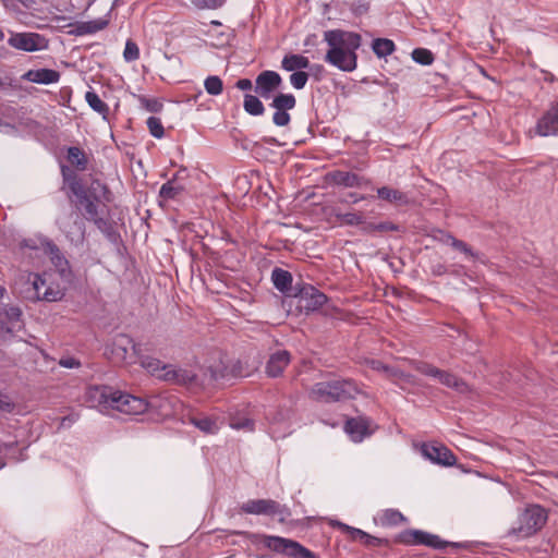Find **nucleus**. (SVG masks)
<instances>
[{
  "label": "nucleus",
  "mask_w": 558,
  "mask_h": 558,
  "mask_svg": "<svg viewBox=\"0 0 558 558\" xmlns=\"http://www.w3.org/2000/svg\"><path fill=\"white\" fill-rule=\"evenodd\" d=\"M324 40L328 46L324 58L326 63L342 72L356 70V51L362 45L360 34L343 29H329L324 33Z\"/></svg>",
  "instance_id": "nucleus-1"
},
{
  "label": "nucleus",
  "mask_w": 558,
  "mask_h": 558,
  "mask_svg": "<svg viewBox=\"0 0 558 558\" xmlns=\"http://www.w3.org/2000/svg\"><path fill=\"white\" fill-rule=\"evenodd\" d=\"M360 392L355 381L351 379L319 381L311 389V396L314 400L331 403L354 398Z\"/></svg>",
  "instance_id": "nucleus-2"
},
{
  "label": "nucleus",
  "mask_w": 558,
  "mask_h": 558,
  "mask_svg": "<svg viewBox=\"0 0 558 558\" xmlns=\"http://www.w3.org/2000/svg\"><path fill=\"white\" fill-rule=\"evenodd\" d=\"M547 521V512L539 505H531L520 514L518 526L513 527L509 535L517 539L526 538L541 530Z\"/></svg>",
  "instance_id": "nucleus-3"
},
{
  "label": "nucleus",
  "mask_w": 558,
  "mask_h": 558,
  "mask_svg": "<svg viewBox=\"0 0 558 558\" xmlns=\"http://www.w3.org/2000/svg\"><path fill=\"white\" fill-rule=\"evenodd\" d=\"M268 549L284 554L291 558H317L316 555L300 543L274 535H253Z\"/></svg>",
  "instance_id": "nucleus-4"
},
{
  "label": "nucleus",
  "mask_w": 558,
  "mask_h": 558,
  "mask_svg": "<svg viewBox=\"0 0 558 558\" xmlns=\"http://www.w3.org/2000/svg\"><path fill=\"white\" fill-rule=\"evenodd\" d=\"M240 511L246 514L278 517L281 523L291 515L286 505L272 499H250L240 506Z\"/></svg>",
  "instance_id": "nucleus-5"
},
{
  "label": "nucleus",
  "mask_w": 558,
  "mask_h": 558,
  "mask_svg": "<svg viewBox=\"0 0 558 558\" xmlns=\"http://www.w3.org/2000/svg\"><path fill=\"white\" fill-rule=\"evenodd\" d=\"M398 542L408 546L425 545L435 549H442L448 545L461 548L460 543H449L440 539L438 535L430 534L422 530H407L399 534Z\"/></svg>",
  "instance_id": "nucleus-6"
},
{
  "label": "nucleus",
  "mask_w": 558,
  "mask_h": 558,
  "mask_svg": "<svg viewBox=\"0 0 558 558\" xmlns=\"http://www.w3.org/2000/svg\"><path fill=\"white\" fill-rule=\"evenodd\" d=\"M32 292L26 295L32 301H47L57 302L60 301L64 293L58 286H47L46 280L37 274H31L28 276Z\"/></svg>",
  "instance_id": "nucleus-7"
},
{
  "label": "nucleus",
  "mask_w": 558,
  "mask_h": 558,
  "mask_svg": "<svg viewBox=\"0 0 558 558\" xmlns=\"http://www.w3.org/2000/svg\"><path fill=\"white\" fill-rule=\"evenodd\" d=\"M529 136H557L558 135V100L554 102L536 121L533 129L527 132Z\"/></svg>",
  "instance_id": "nucleus-8"
},
{
  "label": "nucleus",
  "mask_w": 558,
  "mask_h": 558,
  "mask_svg": "<svg viewBox=\"0 0 558 558\" xmlns=\"http://www.w3.org/2000/svg\"><path fill=\"white\" fill-rule=\"evenodd\" d=\"M112 410H117L128 415H138L148 408V402L140 397L116 390L114 398L111 399Z\"/></svg>",
  "instance_id": "nucleus-9"
},
{
  "label": "nucleus",
  "mask_w": 558,
  "mask_h": 558,
  "mask_svg": "<svg viewBox=\"0 0 558 558\" xmlns=\"http://www.w3.org/2000/svg\"><path fill=\"white\" fill-rule=\"evenodd\" d=\"M294 296L298 307L306 313L319 310L327 302V296L311 284L300 287Z\"/></svg>",
  "instance_id": "nucleus-10"
},
{
  "label": "nucleus",
  "mask_w": 558,
  "mask_h": 558,
  "mask_svg": "<svg viewBox=\"0 0 558 558\" xmlns=\"http://www.w3.org/2000/svg\"><path fill=\"white\" fill-rule=\"evenodd\" d=\"M328 523L332 527L339 529L343 534L348 535L350 541L353 542H360L361 544L368 546V547H379L383 545H387L388 541L385 538H379L376 536H373L365 531L350 526L341 521H338L336 519H329Z\"/></svg>",
  "instance_id": "nucleus-11"
},
{
  "label": "nucleus",
  "mask_w": 558,
  "mask_h": 558,
  "mask_svg": "<svg viewBox=\"0 0 558 558\" xmlns=\"http://www.w3.org/2000/svg\"><path fill=\"white\" fill-rule=\"evenodd\" d=\"M328 523L332 527L339 529L343 534L348 535L350 541L353 542H360L361 544L368 546V547H379L383 545H387L388 541L385 538H379L376 536H373L365 531L350 526L341 521H338L336 519H329Z\"/></svg>",
  "instance_id": "nucleus-12"
},
{
  "label": "nucleus",
  "mask_w": 558,
  "mask_h": 558,
  "mask_svg": "<svg viewBox=\"0 0 558 558\" xmlns=\"http://www.w3.org/2000/svg\"><path fill=\"white\" fill-rule=\"evenodd\" d=\"M293 411L289 408H280L269 414V434L274 439L284 438L292 432Z\"/></svg>",
  "instance_id": "nucleus-13"
},
{
  "label": "nucleus",
  "mask_w": 558,
  "mask_h": 558,
  "mask_svg": "<svg viewBox=\"0 0 558 558\" xmlns=\"http://www.w3.org/2000/svg\"><path fill=\"white\" fill-rule=\"evenodd\" d=\"M296 105V99L292 94H278L274 97L270 107L275 109L272 122L277 126H286L290 123L291 117L289 110Z\"/></svg>",
  "instance_id": "nucleus-14"
},
{
  "label": "nucleus",
  "mask_w": 558,
  "mask_h": 558,
  "mask_svg": "<svg viewBox=\"0 0 558 558\" xmlns=\"http://www.w3.org/2000/svg\"><path fill=\"white\" fill-rule=\"evenodd\" d=\"M111 355L117 362L134 363L138 353L132 338L126 335H118L111 344Z\"/></svg>",
  "instance_id": "nucleus-15"
},
{
  "label": "nucleus",
  "mask_w": 558,
  "mask_h": 558,
  "mask_svg": "<svg viewBox=\"0 0 558 558\" xmlns=\"http://www.w3.org/2000/svg\"><path fill=\"white\" fill-rule=\"evenodd\" d=\"M162 380L182 386L196 384L197 372L193 366H180L169 364L166 373L162 374Z\"/></svg>",
  "instance_id": "nucleus-16"
},
{
  "label": "nucleus",
  "mask_w": 558,
  "mask_h": 558,
  "mask_svg": "<svg viewBox=\"0 0 558 558\" xmlns=\"http://www.w3.org/2000/svg\"><path fill=\"white\" fill-rule=\"evenodd\" d=\"M281 84L282 78L277 72L266 70L260 72L255 80V93L264 99H269Z\"/></svg>",
  "instance_id": "nucleus-17"
},
{
  "label": "nucleus",
  "mask_w": 558,
  "mask_h": 558,
  "mask_svg": "<svg viewBox=\"0 0 558 558\" xmlns=\"http://www.w3.org/2000/svg\"><path fill=\"white\" fill-rule=\"evenodd\" d=\"M9 45L23 51H37L46 47L45 38L36 33H17L12 35Z\"/></svg>",
  "instance_id": "nucleus-18"
},
{
  "label": "nucleus",
  "mask_w": 558,
  "mask_h": 558,
  "mask_svg": "<svg viewBox=\"0 0 558 558\" xmlns=\"http://www.w3.org/2000/svg\"><path fill=\"white\" fill-rule=\"evenodd\" d=\"M422 456L433 463L444 466H452L456 464V457L451 450L445 446H436L430 444H423L421 446Z\"/></svg>",
  "instance_id": "nucleus-19"
},
{
  "label": "nucleus",
  "mask_w": 558,
  "mask_h": 558,
  "mask_svg": "<svg viewBox=\"0 0 558 558\" xmlns=\"http://www.w3.org/2000/svg\"><path fill=\"white\" fill-rule=\"evenodd\" d=\"M116 390L108 386H90L86 391V401L90 407L100 410H109L112 408L111 399L114 398Z\"/></svg>",
  "instance_id": "nucleus-20"
},
{
  "label": "nucleus",
  "mask_w": 558,
  "mask_h": 558,
  "mask_svg": "<svg viewBox=\"0 0 558 558\" xmlns=\"http://www.w3.org/2000/svg\"><path fill=\"white\" fill-rule=\"evenodd\" d=\"M344 430L352 441L361 442L363 439L372 435L371 421L366 417L350 418L345 422Z\"/></svg>",
  "instance_id": "nucleus-21"
},
{
  "label": "nucleus",
  "mask_w": 558,
  "mask_h": 558,
  "mask_svg": "<svg viewBox=\"0 0 558 558\" xmlns=\"http://www.w3.org/2000/svg\"><path fill=\"white\" fill-rule=\"evenodd\" d=\"M43 250L46 254H48L52 265L57 269V271L62 276L65 277L70 272L69 268V262L66 258L61 254L59 247L52 243L51 241L44 240L41 242Z\"/></svg>",
  "instance_id": "nucleus-22"
},
{
  "label": "nucleus",
  "mask_w": 558,
  "mask_h": 558,
  "mask_svg": "<svg viewBox=\"0 0 558 558\" xmlns=\"http://www.w3.org/2000/svg\"><path fill=\"white\" fill-rule=\"evenodd\" d=\"M22 80L32 83L49 85L59 82L60 73L52 69L28 70L22 75Z\"/></svg>",
  "instance_id": "nucleus-23"
},
{
  "label": "nucleus",
  "mask_w": 558,
  "mask_h": 558,
  "mask_svg": "<svg viewBox=\"0 0 558 558\" xmlns=\"http://www.w3.org/2000/svg\"><path fill=\"white\" fill-rule=\"evenodd\" d=\"M289 363L290 353L286 350L277 351L270 355L266 365V373L270 377H277L282 374Z\"/></svg>",
  "instance_id": "nucleus-24"
},
{
  "label": "nucleus",
  "mask_w": 558,
  "mask_h": 558,
  "mask_svg": "<svg viewBox=\"0 0 558 558\" xmlns=\"http://www.w3.org/2000/svg\"><path fill=\"white\" fill-rule=\"evenodd\" d=\"M3 314L9 325L4 324L3 336L11 335L22 328V311L17 306H5Z\"/></svg>",
  "instance_id": "nucleus-25"
},
{
  "label": "nucleus",
  "mask_w": 558,
  "mask_h": 558,
  "mask_svg": "<svg viewBox=\"0 0 558 558\" xmlns=\"http://www.w3.org/2000/svg\"><path fill=\"white\" fill-rule=\"evenodd\" d=\"M330 179L333 184L344 187H360L363 182L356 173L340 170L331 172Z\"/></svg>",
  "instance_id": "nucleus-26"
},
{
  "label": "nucleus",
  "mask_w": 558,
  "mask_h": 558,
  "mask_svg": "<svg viewBox=\"0 0 558 558\" xmlns=\"http://www.w3.org/2000/svg\"><path fill=\"white\" fill-rule=\"evenodd\" d=\"M435 378H437L441 385L452 388L460 393L469 391L468 384L449 372L438 369V374Z\"/></svg>",
  "instance_id": "nucleus-27"
},
{
  "label": "nucleus",
  "mask_w": 558,
  "mask_h": 558,
  "mask_svg": "<svg viewBox=\"0 0 558 558\" xmlns=\"http://www.w3.org/2000/svg\"><path fill=\"white\" fill-rule=\"evenodd\" d=\"M109 24V19L99 17L92 21L80 22L75 26L76 35H92L105 29Z\"/></svg>",
  "instance_id": "nucleus-28"
},
{
  "label": "nucleus",
  "mask_w": 558,
  "mask_h": 558,
  "mask_svg": "<svg viewBox=\"0 0 558 558\" xmlns=\"http://www.w3.org/2000/svg\"><path fill=\"white\" fill-rule=\"evenodd\" d=\"M374 521L380 526H397L405 521V518L400 511L396 509H386L379 512L374 518Z\"/></svg>",
  "instance_id": "nucleus-29"
},
{
  "label": "nucleus",
  "mask_w": 558,
  "mask_h": 558,
  "mask_svg": "<svg viewBox=\"0 0 558 558\" xmlns=\"http://www.w3.org/2000/svg\"><path fill=\"white\" fill-rule=\"evenodd\" d=\"M310 64L311 63L308 58L296 53L286 54L281 61V68L288 72H296L303 69H308Z\"/></svg>",
  "instance_id": "nucleus-30"
},
{
  "label": "nucleus",
  "mask_w": 558,
  "mask_h": 558,
  "mask_svg": "<svg viewBox=\"0 0 558 558\" xmlns=\"http://www.w3.org/2000/svg\"><path fill=\"white\" fill-rule=\"evenodd\" d=\"M377 196L380 199L387 201L391 204L397 205H408L409 204V197L405 193L397 190L391 189L389 186H381L377 189Z\"/></svg>",
  "instance_id": "nucleus-31"
},
{
  "label": "nucleus",
  "mask_w": 558,
  "mask_h": 558,
  "mask_svg": "<svg viewBox=\"0 0 558 558\" xmlns=\"http://www.w3.org/2000/svg\"><path fill=\"white\" fill-rule=\"evenodd\" d=\"M271 280L278 291L288 293L291 290L292 275L288 270L275 268L271 272Z\"/></svg>",
  "instance_id": "nucleus-32"
},
{
  "label": "nucleus",
  "mask_w": 558,
  "mask_h": 558,
  "mask_svg": "<svg viewBox=\"0 0 558 558\" xmlns=\"http://www.w3.org/2000/svg\"><path fill=\"white\" fill-rule=\"evenodd\" d=\"M141 366L146 369L151 376L162 380V374L166 373L167 366L158 359L144 356L140 359Z\"/></svg>",
  "instance_id": "nucleus-33"
},
{
  "label": "nucleus",
  "mask_w": 558,
  "mask_h": 558,
  "mask_svg": "<svg viewBox=\"0 0 558 558\" xmlns=\"http://www.w3.org/2000/svg\"><path fill=\"white\" fill-rule=\"evenodd\" d=\"M372 50L377 58L383 59L396 51V45L388 38H375L372 41Z\"/></svg>",
  "instance_id": "nucleus-34"
},
{
  "label": "nucleus",
  "mask_w": 558,
  "mask_h": 558,
  "mask_svg": "<svg viewBox=\"0 0 558 558\" xmlns=\"http://www.w3.org/2000/svg\"><path fill=\"white\" fill-rule=\"evenodd\" d=\"M183 191L184 186L178 183L175 179H172L161 185L159 196L165 201L175 199L183 193Z\"/></svg>",
  "instance_id": "nucleus-35"
},
{
  "label": "nucleus",
  "mask_w": 558,
  "mask_h": 558,
  "mask_svg": "<svg viewBox=\"0 0 558 558\" xmlns=\"http://www.w3.org/2000/svg\"><path fill=\"white\" fill-rule=\"evenodd\" d=\"M191 423L205 434H216L219 426L216 420L209 416L191 417Z\"/></svg>",
  "instance_id": "nucleus-36"
},
{
  "label": "nucleus",
  "mask_w": 558,
  "mask_h": 558,
  "mask_svg": "<svg viewBox=\"0 0 558 558\" xmlns=\"http://www.w3.org/2000/svg\"><path fill=\"white\" fill-rule=\"evenodd\" d=\"M243 108L251 116H262L265 111L260 99L251 94L244 95Z\"/></svg>",
  "instance_id": "nucleus-37"
},
{
  "label": "nucleus",
  "mask_w": 558,
  "mask_h": 558,
  "mask_svg": "<svg viewBox=\"0 0 558 558\" xmlns=\"http://www.w3.org/2000/svg\"><path fill=\"white\" fill-rule=\"evenodd\" d=\"M85 100L89 105V107L96 111L97 113L106 117L109 112L108 105L100 99V97L94 92L88 90L85 94Z\"/></svg>",
  "instance_id": "nucleus-38"
},
{
  "label": "nucleus",
  "mask_w": 558,
  "mask_h": 558,
  "mask_svg": "<svg viewBox=\"0 0 558 558\" xmlns=\"http://www.w3.org/2000/svg\"><path fill=\"white\" fill-rule=\"evenodd\" d=\"M68 160L72 166L76 167L80 170L86 169L87 158L84 151L76 146L68 148Z\"/></svg>",
  "instance_id": "nucleus-39"
},
{
  "label": "nucleus",
  "mask_w": 558,
  "mask_h": 558,
  "mask_svg": "<svg viewBox=\"0 0 558 558\" xmlns=\"http://www.w3.org/2000/svg\"><path fill=\"white\" fill-rule=\"evenodd\" d=\"M337 219L345 226H359L364 223V216L360 213H338L336 214Z\"/></svg>",
  "instance_id": "nucleus-40"
},
{
  "label": "nucleus",
  "mask_w": 558,
  "mask_h": 558,
  "mask_svg": "<svg viewBox=\"0 0 558 558\" xmlns=\"http://www.w3.org/2000/svg\"><path fill=\"white\" fill-rule=\"evenodd\" d=\"M85 205H84V208H85V214H86V218L88 220H93L98 228H101L102 225H105V220L102 218H99L98 217V207L97 205L88 199V198H85Z\"/></svg>",
  "instance_id": "nucleus-41"
},
{
  "label": "nucleus",
  "mask_w": 558,
  "mask_h": 558,
  "mask_svg": "<svg viewBox=\"0 0 558 558\" xmlns=\"http://www.w3.org/2000/svg\"><path fill=\"white\" fill-rule=\"evenodd\" d=\"M204 87L209 95L217 96L222 93L223 84L219 76H208L204 82Z\"/></svg>",
  "instance_id": "nucleus-42"
},
{
  "label": "nucleus",
  "mask_w": 558,
  "mask_h": 558,
  "mask_svg": "<svg viewBox=\"0 0 558 558\" xmlns=\"http://www.w3.org/2000/svg\"><path fill=\"white\" fill-rule=\"evenodd\" d=\"M412 59L422 65H429L434 61V56L428 49L416 48L412 51Z\"/></svg>",
  "instance_id": "nucleus-43"
},
{
  "label": "nucleus",
  "mask_w": 558,
  "mask_h": 558,
  "mask_svg": "<svg viewBox=\"0 0 558 558\" xmlns=\"http://www.w3.org/2000/svg\"><path fill=\"white\" fill-rule=\"evenodd\" d=\"M150 134L155 138H161L165 135V130L161 120L157 117H149L146 121Z\"/></svg>",
  "instance_id": "nucleus-44"
},
{
  "label": "nucleus",
  "mask_w": 558,
  "mask_h": 558,
  "mask_svg": "<svg viewBox=\"0 0 558 558\" xmlns=\"http://www.w3.org/2000/svg\"><path fill=\"white\" fill-rule=\"evenodd\" d=\"M123 58L126 62H132L140 58V48L132 39H128L125 43Z\"/></svg>",
  "instance_id": "nucleus-45"
},
{
  "label": "nucleus",
  "mask_w": 558,
  "mask_h": 558,
  "mask_svg": "<svg viewBox=\"0 0 558 558\" xmlns=\"http://www.w3.org/2000/svg\"><path fill=\"white\" fill-rule=\"evenodd\" d=\"M367 232H388V231H399V226L395 225L390 221H384L379 223H368L365 228Z\"/></svg>",
  "instance_id": "nucleus-46"
},
{
  "label": "nucleus",
  "mask_w": 558,
  "mask_h": 558,
  "mask_svg": "<svg viewBox=\"0 0 558 558\" xmlns=\"http://www.w3.org/2000/svg\"><path fill=\"white\" fill-rule=\"evenodd\" d=\"M226 0H192L191 4L198 10H215L221 8Z\"/></svg>",
  "instance_id": "nucleus-47"
},
{
  "label": "nucleus",
  "mask_w": 558,
  "mask_h": 558,
  "mask_svg": "<svg viewBox=\"0 0 558 558\" xmlns=\"http://www.w3.org/2000/svg\"><path fill=\"white\" fill-rule=\"evenodd\" d=\"M65 171H66V168L62 167L63 177L65 178V180H68L71 192L74 195L81 197L84 194L83 185L77 180L76 175L68 177Z\"/></svg>",
  "instance_id": "nucleus-48"
},
{
  "label": "nucleus",
  "mask_w": 558,
  "mask_h": 558,
  "mask_svg": "<svg viewBox=\"0 0 558 558\" xmlns=\"http://www.w3.org/2000/svg\"><path fill=\"white\" fill-rule=\"evenodd\" d=\"M307 81H308V74L303 71H296L290 75V83L295 89L304 88Z\"/></svg>",
  "instance_id": "nucleus-49"
},
{
  "label": "nucleus",
  "mask_w": 558,
  "mask_h": 558,
  "mask_svg": "<svg viewBox=\"0 0 558 558\" xmlns=\"http://www.w3.org/2000/svg\"><path fill=\"white\" fill-rule=\"evenodd\" d=\"M414 367L415 369H417L420 373L426 375V376H429V377H436L437 374H438V369L437 367L428 364V363H424V362H416L414 363Z\"/></svg>",
  "instance_id": "nucleus-50"
},
{
  "label": "nucleus",
  "mask_w": 558,
  "mask_h": 558,
  "mask_svg": "<svg viewBox=\"0 0 558 558\" xmlns=\"http://www.w3.org/2000/svg\"><path fill=\"white\" fill-rule=\"evenodd\" d=\"M144 108L149 112H159L162 109V104L158 99L141 98Z\"/></svg>",
  "instance_id": "nucleus-51"
},
{
  "label": "nucleus",
  "mask_w": 558,
  "mask_h": 558,
  "mask_svg": "<svg viewBox=\"0 0 558 558\" xmlns=\"http://www.w3.org/2000/svg\"><path fill=\"white\" fill-rule=\"evenodd\" d=\"M448 243H450L454 248L463 252L464 254L470 255L471 257L474 256L471 248L468 246L466 243H464L460 240H457L456 238H453L451 235H448Z\"/></svg>",
  "instance_id": "nucleus-52"
},
{
  "label": "nucleus",
  "mask_w": 558,
  "mask_h": 558,
  "mask_svg": "<svg viewBox=\"0 0 558 558\" xmlns=\"http://www.w3.org/2000/svg\"><path fill=\"white\" fill-rule=\"evenodd\" d=\"M15 405L14 403L10 400V398L0 392V413H10L14 410Z\"/></svg>",
  "instance_id": "nucleus-53"
},
{
  "label": "nucleus",
  "mask_w": 558,
  "mask_h": 558,
  "mask_svg": "<svg viewBox=\"0 0 558 558\" xmlns=\"http://www.w3.org/2000/svg\"><path fill=\"white\" fill-rule=\"evenodd\" d=\"M230 426L234 429H247L253 430L254 422L250 418L236 420L230 423Z\"/></svg>",
  "instance_id": "nucleus-54"
},
{
  "label": "nucleus",
  "mask_w": 558,
  "mask_h": 558,
  "mask_svg": "<svg viewBox=\"0 0 558 558\" xmlns=\"http://www.w3.org/2000/svg\"><path fill=\"white\" fill-rule=\"evenodd\" d=\"M402 372L399 368L387 366L385 376L395 384H399V378L402 376Z\"/></svg>",
  "instance_id": "nucleus-55"
},
{
  "label": "nucleus",
  "mask_w": 558,
  "mask_h": 558,
  "mask_svg": "<svg viewBox=\"0 0 558 558\" xmlns=\"http://www.w3.org/2000/svg\"><path fill=\"white\" fill-rule=\"evenodd\" d=\"M59 364L65 368H76L81 365L80 361L74 357H64L59 361Z\"/></svg>",
  "instance_id": "nucleus-56"
},
{
  "label": "nucleus",
  "mask_w": 558,
  "mask_h": 558,
  "mask_svg": "<svg viewBox=\"0 0 558 558\" xmlns=\"http://www.w3.org/2000/svg\"><path fill=\"white\" fill-rule=\"evenodd\" d=\"M366 364L374 371L376 372H380V373H386V368L388 365H385L384 363H381L380 361L378 360H367L366 361Z\"/></svg>",
  "instance_id": "nucleus-57"
},
{
  "label": "nucleus",
  "mask_w": 558,
  "mask_h": 558,
  "mask_svg": "<svg viewBox=\"0 0 558 558\" xmlns=\"http://www.w3.org/2000/svg\"><path fill=\"white\" fill-rule=\"evenodd\" d=\"M78 418L77 414H70L61 418L60 427H70L73 423H75Z\"/></svg>",
  "instance_id": "nucleus-58"
},
{
  "label": "nucleus",
  "mask_w": 558,
  "mask_h": 558,
  "mask_svg": "<svg viewBox=\"0 0 558 558\" xmlns=\"http://www.w3.org/2000/svg\"><path fill=\"white\" fill-rule=\"evenodd\" d=\"M414 383H415V378L413 375L402 372V376H401V378H399L398 385H400L401 388H403L404 385H412Z\"/></svg>",
  "instance_id": "nucleus-59"
},
{
  "label": "nucleus",
  "mask_w": 558,
  "mask_h": 558,
  "mask_svg": "<svg viewBox=\"0 0 558 558\" xmlns=\"http://www.w3.org/2000/svg\"><path fill=\"white\" fill-rule=\"evenodd\" d=\"M235 86L241 90H250L252 88V82L248 78H241L235 83Z\"/></svg>",
  "instance_id": "nucleus-60"
},
{
  "label": "nucleus",
  "mask_w": 558,
  "mask_h": 558,
  "mask_svg": "<svg viewBox=\"0 0 558 558\" xmlns=\"http://www.w3.org/2000/svg\"><path fill=\"white\" fill-rule=\"evenodd\" d=\"M14 125L8 121H3L0 119V132L11 133L14 132Z\"/></svg>",
  "instance_id": "nucleus-61"
},
{
  "label": "nucleus",
  "mask_w": 558,
  "mask_h": 558,
  "mask_svg": "<svg viewBox=\"0 0 558 558\" xmlns=\"http://www.w3.org/2000/svg\"><path fill=\"white\" fill-rule=\"evenodd\" d=\"M210 377L214 380H218L219 378L225 377V374L222 372H217V371L210 369Z\"/></svg>",
  "instance_id": "nucleus-62"
},
{
  "label": "nucleus",
  "mask_w": 558,
  "mask_h": 558,
  "mask_svg": "<svg viewBox=\"0 0 558 558\" xmlns=\"http://www.w3.org/2000/svg\"><path fill=\"white\" fill-rule=\"evenodd\" d=\"M351 197L353 198L352 199L353 203H357V202L363 201L365 198L363 195H356V194H351Z\"/></svg>",
  "instance_id": "nucleus-63"
},
{
  "label": "nucleus",
  "mask_w": 558,
  "mask_h": 558,
  "mask_svg": "<svg viewBox=\"0 0 558 558\" xmlns=\"http://www.w3.org/2000/svg\"><path fill=\"white\" fill-rule=\"evenodd\" d=\"M313 38H315V35H310V36H307V38L305 39L304 45L312 44V40H311V39H313Z\"/></svg>",
  "instance_id": "nucleus-64"
}]
</instances>
